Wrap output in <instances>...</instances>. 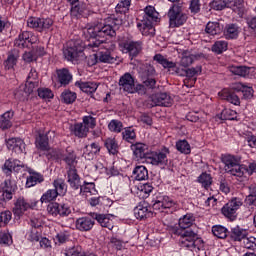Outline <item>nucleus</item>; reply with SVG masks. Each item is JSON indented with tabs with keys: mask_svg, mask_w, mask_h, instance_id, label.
Masks as SVG:
<instances>
[{
	"mask_svg": "<svg viewBox=\"0 0 256 256\" xmlns=\"http://www.w3.org/2000/svg\"><path fill=\"white\" fill-rule=\"evenodd\" d=\"M120 25L121 20L117 18H108L105 23L87 25L83 30V35L86 39H92L87 45L88 49L97 51L105 43V37H115L117 35V29Z\"/></svg>",
	"mask_w": 256,
	"mask_h": 256,
	"instance_id": "f257e3e1",
	"label": "nucleus"
},
{
	"mask_svg": "<svg viewBox=\"0 0 256 256\" xmlns=\"http://www.w3.org/2000/svg\"><path fill=\"white\" fill-rule=\"evenodd\" d=\"M68 183L74 191L70 192L72 197V201H78L80 195H86L89 197L90 195H96L97 189H95V183H85L81 185V178L79 174H77V169L71 168L67 171Z\"/></svg>",
	"mask_w": 256,
	"mask_h": 256,
	"instance_id": "f03ea898",
	"label": "nucleus"
},
{
	"mask_svg": "<svg viewBox=\"0 0 256 256\" xmlns=\"http://www.w3.org/2000/svg\"><path fill=\"white\" fill-rule=\"evenodd\" d=\"M222 163H224V170L226 173L233 175L234 177H243L245 173L253 175L256 170V164H249L248 168L239 164V160L233 155H224L222 156Z\"/></svg>",
	"mask_w": 256,
	"mask_h": 256,
	"instance_id": "7ed1b4c3",
	"label": "nucleus"
},
{
	"mask_svg": "<svg viewBox=\"0 0 256 256\" xmlns=\"http://www.w3.org/2000/svg\"><path fill=\"white\" fill-rule=\"evenodd\" d=\"M177 234L180 236L179 243L183 249H190L195 253L203 249V241L193 229L177 231Z\"/></svg>",
	"mask_w": 256,
	"mask_h": 256,
	"instance_id": "20e7f679",
	"label": "nucleus"
},
{
	"mask_svg": "<svg viewBox=\"0 0 256 256\" xmlns=\"http://www.w3.org/2000/svg\"><path fill=\"white\" fill-rule=\"evenodd\" d=\"M170 27H181L187 21V15L181 12V8L177 5L172 6L168 12Z\"/></svg>",
	"mask_w": 256,
	"mask_h": 256,
	"instance_id": "39448f33",
	"label": "nucleus"
},
{
	"mask_svg": "<svg viewBox=\"0 0 256 256\" xmlns=\"http://www.w3.org/2000/svg\"><path fill=\"white\" fill-rule=\"evenodd\" d=\"M241 205H243L241 203V200H239L238 198H233L231 201L223 206L222 214L231 221H235V219H237V211L239 210V207H241Z\"/></svg>",
	"mask_w": 256,
	"mask_h": 256,
	"instance_id": "423d86ee",
	"label": "nucleus"
},
{
	"mask_svg": "<svg viewBox=\"0 0 256 256\" xmlns=\"http://www.w3.org/2000/svg\"><path fill=\"white\" fill-rule=\"evenodd\" d=\"M28 27L31 29H37V31H43L49 29L53 25V20L51 18H35L31 17L27 21Z\"/></svg>",
	"mask_w": 256,
	"mask_h": 256,
	"instance_id": "0eeeda50",
	"label": "nucleus"
},
{
	"mask_svg": "<svg viewBox=\"0 0 256 256\" xmlns=\"http://www.w3.org/2000/svg\"><path fill=\"white\" fill-rule=\"evenodd\" d=\"M63 55L67 61H77L79 57H83V48L70 43L68 47L64 49Z\"/></svg>",
	"mask_w": 256,
	"mask_h": 256,
	"instance_id": "6e6552de",
	"label": "nucleus"
},
{
	"mask_svg": "<svg viewBox=\"0 0 256 256\" xmlns=\"http://www.w3.org/2000/svg\"><path fill=\"white\" fill-rule=\"evenodd\" d=\"M124 53H129L130 57H137L143 49L141 42L127 41L120 44Z\"/></svg>",
	"mask_w": 256,
	"mask_h": 256,
	"instance_id": "1a4fd4ad",
	"label": "nucleus"
},
{
	"mask_svg": "<svg viewBox=\"0 0 256 256\" xmlns=\"http://www.w3.org/2000/svg\"><path fill=\"white\" fill-rule=\"evenodd\" d=\"M152 105L157 107H169L173 100L167 93H157L151 96Z\"/></svg>",
	"mask_w": 256,
	"mask_h": 256,
	"instance_id": "9d476101",
	"label": "nucleus"
},
{
	"mask_svg": "<svg viewBox=\"0 0 256 256\" xmlns=\"http://www.w3.org/2000/svg\"><path fill=\"white\" fill-rule=\"evenodd\" d=\"M22 169H25V164L19 160H6L2 167V171L5 173V175H11L13 171L19 173V171Z\"/></svg>",
	"mask_w": 256,
	"mask_h": 256,
	"instance_id": "9b49d317",
	"label": "nucleus"
},
{
	"mask_svg": "<svg viewBox=\"0 0 256 256\" xmlns=\"http://www.w3.org/2000/svg\"><path fill=\"white\" fill-rule=\"evenodd\" d=\"M119 86L120 89L126 91V93H131L134 90L133 87L135 86V79L131 74L125 73L119 79Z\"/></svg>",
	"mask_w": 256,
	"mask_h": 256,
	"instance_id": "f8f14e48",
	"label": "nucleus"
},
{
	"mask_svg": "<svg viewBox=\"0 0 256 256\" xmlns=\"http://www.w3.org/2000/svg\"><path fill=\"white\" fill-rule=\"evenodd\" d=\"M6 145L10 151L17 153V155H21L25 151V142L21 138H10L6 140Z\"/></svg>",
	"mask_w": 256,
	"mask_h": 256,
	"instance_id": "ddd939ff",
	"label": "nucleus"
},
{
	"mask_svg": "<svg viewBox=\"0 0 256 256\" xmlns=\"http://www.w3.org/2000/svg\"><path fill=\"white\" fill-rule=\"evenodd\" d=\"M99 151H101V146L99 145V143L93 142L84 147L82 156L87 161H93V159H95V156L97 155V153H99Z\"/></svg>",
	"mask_w": 256,
	"mask_h": 256,
	"instance_id": "4468645a",
	"label": "nucleus"
},
{
	"mask_svg": "<svg viewBox=\"0 0 256 256\" xmlns=\"http://www.w3.org/2000/svg\"><path fill=\"white\" fill-rule=\"evenodd\" d=\"M167 155H169V149L164 148L162 152L151 154L148 159L152 165H167Z\"/></svg>",
	"mask_w": 256,
	"mask_h": 256,
	"instance_id": "2eb2a0df",
	"label": "nucleus"
},
{
	"mask_svg": "<svg viewBox=\"0 0 256 256\" xmlns=\"http://www.w3.org/2000/svg\"><path fill=\"white\" fill-rule=\"evenodd\" d=\"M32 34L29 31L22 32L18 38L15 40L16 47H20L21 49H25V47H29V45H33Z\"/></svg>",
	"mask_w": 256,
	"mask_h": 256,
	"instance_id": "dca6fc26",
	"label": "nucleus"
},
{
	"mask_svg": "<svg viewBox=\"0 0 256 256\" xmlns=\"http://www.w3.org/2000/svg\"><path fill=\"white\" fill-rule=\"evenodd\" d=\"M137 27L142 35L146 37H154L155 36V27H153V22L147 20H141Z\"/></svg>",
	"mask_w": 256,
	"mask_h": 256,
	"instance_id": "f3484780",
	"label": "nucleus"
},
{
	"mask_svg": "<svg viewBox=\"0 0 256 256\" xmlns=\"http://www.w3.org/2000/svg\"><path fill=\"white\" fill-rule=\"evenodd\" d=\"M132 151L136 159H149V148L146 144L136 143L132 145Z\"/></svg>",
	"mask_w": 256,
	"mask_h": 256,
	"instance_id": "a211bd4d",
	"label": "nucleus"
},
{
	"mask_svg": "<svg viewBox=\"0 0 256 256\" xmlns=\"http://www.w3.org/2000/svg\"><path fill=\"white\" fill-rule=\"evenodd\" d=\"M134 215L136 219H147L153 217V212L149 211L147 202H142L134 209Z\"/></svg>",
	"mask_w": 256,
	"mask_h": 256,
	"instance_id": "6ab92c4d",
	"label": "nucleus"
},
{
	"mask_svg": "<svg viewBox=\"0 0 256 256\" xmlns=\"http://www.w3.org/2000/svg\"><path fill=\"white\" fill-rule=\"evenodd\" d=\"M87 4L83 2H77L72 4L71 16L79 19V17H85L88 13Z\"/></svg>",
	"mask_w": 256,
	"mask_h": 256,
	"instance_id": "aec40b11",
	"label": "nucleus"
},
{
	"mask_svg": "<svg viewBox=\"0 0 256 256\" xmlns=\"http://www.w3.org/2000/svg\"><path fill=\"white\" fill-rule=\"evenodd\" d=\"M89 215L92 217V219H95L101 225V227H105L106 229H109V231L113 229V220L109 219L107 215L97 214L95 212H90Z\"/></svg>",
	"mask_w": 256,
	"mask_h": 256,
	"instance_id": "412c9836",
	"label": "nucleus"
},
{
	"mask_svg": "<svg viewBox=\"0 0 256 256\" xmlns=\"http://www.w3.org/2000/svg\"><path fill=\"white\" fill-rule=\"evenodd\" d=\"M229 9H232L234 13H237L240 17L245 15V0H226Z\"/></svg>",
	"mask_w": 256,
	"mask_h": 256,
	"instance_id": "4be33fe9",
	"label": "nucleus"
},
{
	"mask_svg": "<svg viewBox=\"0 0 256 256\" xmlns=\"http://www.w3.org/2000/svg\"><path fill=\"white\" fill-rule=\"evenodd\" d=\"M31 205L26 202L25 198L20 197L17 199L15 206L13 208V213L16 217H21V215H23V213H25V211H27V209H30Z\"/></svg>",
	"mask_w": 256,
	"mask_h": 256,
	"instance_id": "5701e85b",
	"label": "nucleus"
},
{
	"mask_svg": "<svg viewBox=\"0 0 256 256\" xmlns=\"http://www.w3.org/2000/svg\"><path fill=\"white\" fill-rule=\"evenodd\" d=\"M94 225L95 221L89 217H82L76 220V228L79 231H91Z\"/></svg>",
	"mask_w": 256,
	"mask_h": 256,
	"instance_id": "b1692460",
	"label": "nucleus"
},
{
	"mask_svg": "<svg viewBox=\"0 0 256 256\" xmlns=\"http://www.w3.org/2000/svg\"><path fill=\"white\" fill-rule=\"evenodd\" d=\"M58 77V83L64 87L69 85L73 80V75L69 72L67 68H63L56 71Z\"/></svg>",
	"mask_w": 256,
	"mask_h": 256,
	"instance_id": "393cba45",
	"label": "nucleus"
},
{
	"mask_svg": "<svg viewBox=\"0 0 256 256\" xmlns=\"http://www.w3.org/2000/svg\"><path fill=\"white\" fill-rule=\"evenodd\" d=\"M70 131L71 133H73V135H75V137L83 138L87 137V133H89V128L82 122H80L74 125H70Z\"/></svg>",
	"mask_w": 256,
	"mask_h": 256,
	"instance_id": "a878e982",
	"label": "nucleus"
},
{
	"mask_svg": "<svg viewBox=\"0 0 256 256\" xmlns=\"http://www.w3.org/2000/svg\"><path fill=\"white\" fill-rule=\"evenodd\" d=\"M14 112L9 110L4 114L0 115V129L5 131V129H11L13 123L11 119H13Z\"/></svg>",
	"mask_w": 256,
	"mask_h": 256,
	"instance_id": "bb28decb",
	"label": "nucleus"
},
{
	"mask_svg": "<svg viewBox=\"0 0 256 256\" xmlns=\"http://www.w3.org/2000/svg\"><path fill=\"white\" fill-rule=\"evenodd\" d=\"M76 87H79L83 93H87L88 95H91V93H95L97 91V83L94 82H76L75 83Z\"/></svg>",
	"mask_w": 256,
	"mask_h": 256,
	"instance_id": "cd10ccee",
	"label": "nucleus"
},
{
	"mask_svg": "<svg viewBox=\"0 0 256 256\" xmlns=\"http://www.w3.org/2000/svg\"><path fill=\"white\" fill-rule=\"evenodd\" d=\"M226 39H237L239 37V26L237 24H228L224 29Z\"/></svg>",
	"mask_w": 256,
	"mask_h": 256,
	"instance_id": "c85d7f7f",
	"label": "nucleus"
},
{
	"mask_svg": "<svg viewBox=\"0 0 256 256\" xmlns=\"http://www.w3.org/2000/svg\"><path fill=\"white\" fill-rule=\"evenodd\" d=\"M194 222L195 217H193V214H186L179 219V227L181 231H187V229H191Z\"/></svg>",
	"mask_w": 256,
	"mask_h": 256,
	"instance_id": "c756f323",
	"label": "nucleus"
},
{
	"mask_svg": "<svg viewBox=\"0 0 256 256\" xmlns=\"http://www.w3.org/2000/svg\"><path fill=\"white\" fill-rule=\"evenodd\" d=\"M218 95L219 97H221V99H224V101L232 103V105H239V103H241V101L239 100V96H237V94L231 93L227 90L219 92Z\"/></svg>",
	"mask_w": 256,
	"mask_h": 256,
	"instance_id": "7c9ffc66",
	"label": "nucleus"
},
{
	"mask_svg": "<svg viewBox=\"0 0 256 256\" xmlns=\"http://www.w3.org/2000/svg\"><path fill=\"white\" fill-rule=\"evenodd\" d=\"M144 17L143 20L150 21L152 23H157L159 19V13L155 11V8L153 6H148L144 10Z\"/></svg>",
	"mask_w": 256,
	"mask_h": 256,
	"instance_id": "2f4dec72",
	"label": "nucleus"
},
{
	"mask_svg": "<svg viewBox=\"0 0 256 256\" xmlns=\"http://www.w3.org/2000/svg\"><path fill=\"white\" fill-rule=\"evenodd\" d=\"M133 177L136 181H145L149 177V172L145 166H136L133 170Z\"/></svg>",
	"mask_w": 256,
	"mask_h": 256,
	"instance_id": "473e14b6",
	"label": "nucleus"
},
{
	"mask_svg": "<svg viewBox=\"0 0 256 256\" xmlns=\"http://www.w3.org/2000/svg\"><path fill=\"white\" fill-rule=\"evenodd\" d=\"M29 174H30V176L27 178L26 187H35L36 183H42L43 175H41L33 170H30Z\"/></svg>",
	"mask_w": 256,
	"mask_h": 256,
	"instance_id": "72a5a7b5",
	"label": "nucleus"
},
{
	"mask_svg": "<svg viewBox=\"0 0 256 256\" xmlns=\"http://www.w3.org/2000/svg\"><path fill=\"white\" fill-rule=\"evenodd\" d=\"M251 67L247 66H232L230 67V71L233 75H238L239 77H247L251 73Z\"/></svg>",
	"mask_w": 256,
	"mask_h": 256,
	"instance_id": "f704fd0d",
	"label": "nucleus"
},
{
	"mask_svg": "<svg viewBox=\"0 0 256 256\" xmlns=\"http://www.w3.org/2000/svg\"><path fill=\"white\" fill-rule=\"evenodd\" d=\"M221 31H223V28L218 22H208L205 28V32L208 33V35H219Z\"/></svg>",
	"mask_w": 256,
	"mask_h": 256,
	"instance_id": "c9c22d12",
	"label": "nucleus"
},
{
	"mask_svg": "<svg viewBox=\"0 0 256 256\" xmlns=\"http://www.w3.org/2000/svg\"><path fill=\"white\" fill-rule=\"evenodd\" d=\"M54 191H57L58 195H65L67 193V184L63 178H57L53 182Z\"/></svg>",
	"mask_w": 256,
	"mask_h": 256,
	"instance_id": "e433bc0d",
	"label": "nucleus"
},
{
	"mask_svg": "<svg viewBox=\"0 0 256 256\" xmlns=\"http://www.w3.org/2000/svg\"><path fill=\"white\" fill-rule=\"evenodd\" d=\"M154 61L162 65L164 69H173L176 66L175 62L167 60L165 56L161 54H156L154 56Z\"/></svg>",
	"mask_w": 256,
	"mask_h": 256,
	"instance_id": "4c0bfd02",
	"label": "nucleus"
},
{
	"mask_svg": "<svg viewBox=\"0 0 256 256\" xmlns=\"http://www.w3.org/2000/svg\"><path fill=\"white\" fill-rule=\"evenodd\" d=\"M61 99L63 103H66V105H71V103H75L77 99V93L71 92L70 90H65L61 94Z\"/></svg>",
	"mask_w": 256,
	"mask_h": 256,
	"instance_id": "58836bf2",
	"label": "nucleus"
},
{
	"mask_svg": "<svg viewBox=\"0 0 256 256\" xmlns=\"http://www.w3.org/2000/svg\"><path fill=\"white\" fill-rule=\"evenodd\" d=\"M59 194L55 189H49L45 192L40 198L41 203H51V201H55Z\"/></svg>",
	"mask_w": 256,
	"mask_h": 256,
	"instance_id": "ea45409f",
	"label": "nucleus"
},
{
	"mask_svg": "<svg viewBox=\"0 0 256 256\" xmlns=\"http://www.w3.org/2000/svg\"><path fill=\"white\" fill-rule=\"evenodd\" d=\"M97 55L100 63H115V58L112 57L109 50L99 51Z\"/></svg>",
	"mask_w": 256,
	"mask_h": 256,
	"instance_id": "a19ab883",
	"label": "nucleus"
},
{
	"mask_svg": "<svg viewBox=\"0 0 256 256\" xmlns=\"http://www.w3.org/2000/svg\"><path fill=\"white\" fill-rule=\"evenodd\" d=\"M228 45L229 44L227 43V41L218 40L214 43V45H212V51L214 53H217V55H221L223 51H227Z\"/></svg>",
	"mask_w": 256,
	"mask_h": 256,
	"instance_id": "79ce46f5",
	"label": "nucleus"
},
{
	"mask_svg": "<svg viewBox=\"0 0 256 256\" xmlns=\"http://www.w3.org/2000/svg\"><path fill=\"white\" fill-rule=\"evenodd\" d=\"M36 146L42 151H47L49 148L47 134H39V137L36 139Z\"/></svg>",
	"mask_w": 256,
	"mask_h": 256,
	"instance_id": "37998d69",
	"label": "nucleus"
},
{
	"mask_svg": "<svg viewBox=\"0 0 256 256\" xmlns=\"http://www.w3.org/2000/svg\"><path fill=\"white\" fill-rule=\"evenodd\" d=\"M176 149L180 153H184V155H189L191 153V146L187 140H180L176 143Z\"/></svg>",
	"mask_w": 256,
	"mask_h": 256,
	"instance_id": "c03bdc74",
	"label": "nucleus"
},
{
	"mask_svg": "<svg viewBox=\"0 0 256 256\" xmlns=\"http://www.w3.org/2000/svg\"><path fill=\"white\" fill-rule=\"evenodd\" d=\"M212 233L214 237H217L218 239H225L227 237V228L221 225L213 226Z\"/></svg>",
	"mask_w": 256,
	"mask_h": 256,
	"instance_id": "a18cd8bd",
	"label": "nucleus"
},
{
	"mask_svg": "<svg viewBox=\"0 0 256 256\" xmlns=\"http://www.w3.org/2000/svg\"><path fill=\"white\" fill-rule=\"evenodd\" d=\"M231 237L232 239H234V241H241L242 239L245 240L247 234L245 230H242L241 228H239V226H236L232 229Z\"/></svg>",
	"mask_w": 256,
	"mask_h": 256,
	"instance_id": "49530a36",
	"label": "nucleus"
},
{
	"mask_svg": "<svg viewBox=\"0 0 256 256\" xmlns=\"http://www.w3.org/2000/svg\"><path fill=\"white\" fill-rule=\"evenodd\" d=\"M122 137H123L124 141H127L128 143H133V141H135L137 135L135 134V130H133L132 128H126L122 132Z\"/></svg>",
	"mask_w": 256,
	"mask_h": 256,
	"instance_id": "de8ad7c7",
	"label": "nucleus"
},
{
	"mask_svg": "<svg viewBox=\"0 0 256 256\" xmlns=\"http://www.w3.org/2000/svg\"><path fill=\"white\" fill-rule=\"evenodd\" d=\"M129 7H131V0H123L117 4L115 11L116 13L125 14L129 11Z\"/></svg>",
	"mask_w": 256,
	"mask_h": 256,
	"instance_id": "09e8293b",
	"label": "nucleus"
},
{
	"mask_svg": "<svg viewBox=\"0 0 256 256\" xmlns=\"http://www.w3.org/2000/svg\"><path fill=\"white\" fill-rule=\"evenodd\" d=\"M198 181L199 183H201L202 187H205V189H207V187H210L211 183H213V178H211V174L202 173L198 177Z\"/></svg>",
	"mask_w": 256,
	"mask_h": 256,
	"instance_id": "8fccbe9b",
	"label": "nucleus"
},
{
	"mask_svg": "<svg viewBox=\"0 0 256 256\" xmlns=\"http://www.w3.org/2000/svg\"><path fill=\"white\" fill-rule=\"evenodd\" d=\"M108 129L114 133H121L123 131V123L119 120H112L108 124Z\"/></svg>",
	"mask_w": 256,
	"mask_h": 256,
	"instance_id": "3c124183",
	"label": "nucleus"
},
{
	"mask_svg": "<svg viewBox=\"0 0 256 256\" xmlns=\"http://www.w3.org/2000/svg\"><path fill=\"white\" fill-rule=\"evenodd\" d=\"M194 59L195 58L192 54H189V53L185 52V53L182 54L180 65L182 67H189V65L193 64Z\"/></svg>",
	"mask_w": 256,
	"mask_h": 256,
	"instance_id": "603ef678",
	"label": "nucleus"
},
{
	"mask_svg": "<svg viewBox=\"0 0 256 256\" xmlns=\"http://www.w3.org/2000/svg\"><path fill=\"white\" fill-rule=\"evenodd\" d=\"M105 147L108 149L109 153H111L112 155L117 154V142L115 141V139L112 138H108L105 141Z\"/></svg>",
	"mask_w": 256,
	"mask_h": 256,
	"instance_id": "864d4df0",
	"label": "nucleus"
},
{
	"mask_svg": "<svg viewBox=\"0 0 256 256\" xmlns=\"http://www.w3.org/2000/svg\"><path fill=\"white\" fill-rule=\"evenodd\" d=\"M65 163L69 165V170L75 169L74 165L77 163V155H75V152H70L67 156L64 157Z\"/></svg>",
	"mask_w": 256,
	"mask_h": 256,
	"instance_id": "5fc2aeb1",
	"label": "nucleus"
},
{
	"mask_svg": "<svg viewBox=\"0 0 256 256\" xmlns=\"http://www.w3.org/2000/svg\"><path fill=\"white\" fill-rule=\"evenodd\" d=\"M36 87H39V81H28L26 80L25 85L23 86V88L26 91V95H31V93H33V91L35 90Z\"/></svg>",
	"mask_w": 256,
	"mask_h": 256,
	"instance_id": "6e6d98bb",
	"label": "nucleus"
},
{
	"mask_svg": "<svg viewBox=\"0 0 256 256\" xmlns=\"http://www.w3.org/2000/svg\"><path fill=\"white\" fill-rule=\"evenodd\" d=\"M158 199H160V203H162L164 209H171L175 205V201L169 198V196H159Z\"/></svg>",
	"mask_w": 256,
	"mask_h": 256,
	"instance_id": "4d7b16f0",
	"label": "nucleus"
},
{
	"mask_svg": "<svg viewBox=\"0 0 256 256\" xmlns=\"http://www.w3.org/2000/svg\"><path fill=\"white\" fill-rule=\"evenodd\" d=\"M211 6L212 9H215L216 11H223L225 7L229 8V4L226 0H213Z\"/></svg>",
	"mask_w": 256,
	"mask_h": 256,
	"instance_id": "13d9d810",
	"label": "nucleus"
},
{
	"mask_svg": "<svg viewBox=\"0 0 256 256\" xmlns=\"http://www.w3.org/2000/svg\"><path fill=\"white\" fill-rule=\"evenodd\" d=\"M38 96L40 99H53V92L49 88H39Z\"/></svg>",
	"mask_w": 256,
	"mask_h": 256,
	"instance_id": "bf43d9fd",
	"label": "nucleus"
},
{
	"mask_svg": "<svg viewBox=\"0 0 256 256\" xmlns=\"http://www.w3.org/2000/svg\"><path fill=\"white\" fill-rule=\"evenodd\" d=\"M245 249H252V251L256 250V238L250 236L248 238H244L243 240Z\"/></svg>",
	"mask_w": 256,
	"mask_h": 256,
	"instance_id": "052dcab7",
	"label": "nucleus"
},
{
	"mask_svg": "<svg viewBox=\"0 0 256 256\" xmlns=\"http://www.w3.org/2000/svg\"><path fill=\"white\" fill-rule=\"evenodd\" d=\"M17 64V56L9 54L7 60L4 62L5 69H13Z\"/></svg>",
	"mask_w": 256,
	"mask_h": 256,
	"instance_id": "680f3d73",
	"label": "nucleus"
},
{
	"mask_svg": "<svg viewBox=\"0 0 256 256\" xmlns=\"http://www.w3.org/2000/svg\"><path fill=\"white\" fill-rule=\"evenodd\" d=\"M66 256H85V252L80 246L73 247L66 252Z\"/></svg>",
	"mask_w": 256,
	"mask_h": 256,
	"instance_id": "e2e57ef3",
	"label": "nucleus"
},
{
	"mask_svg": "<svg viewBox=\"0 0 256 256\" xmlns=\"http://www.w3.org/2000/svg\"><path fill=\"white\" fill-rule=\"evenodd\" d=\"M82 123L88 128V131L89 128L94 129L95 125H97L95 118H93L92 116H84Z\"/></svg>",
	"mask_w": 256,
	"mask_h": 256,
	"instance_id": "0e129e2a",
	"label": "nucleus"
},
{
	"mask_svg": "<svg viewBox=\"0 0 256 256\" xmlns=\"http://www.w3.org/2000/svg\"><path fill=\"white\" fill-rule=\"evenodd\" d=\"M47 211L50 215H53L54 217L59 215V203H50L47 206Z\"/></svg>",
	"mask_w": 256,
	"mask_h": 256,
	"instance_id": "69168bd1",
	"label": "nucleus"
},
{
	"mask_svg": "<svg viewBox=\"0 0 256 256\" xmlns=\"http://www.w3.org/2000/svg\"><path fill=\"white\" fill-rule=\"evenodd\" d=\"M27 91L21 86L16 92H15V97L16 99H19V101H25L27 97H29V94H26Z\"/></svg>",
	"mask_w": 256,
	"mask_h": 256,
	"instance_id": "338daca9",
	"label": "nucleus"
},
{
	"mask_svg": "<svg viewBox=\"0 0 256 256\" xmlns=\"http://www.w3.org/2000/svg\"><path fill=\"white\" fill-rule=\"evenodd\" d=\"M197 73H201V66H198L196 68H190L184 71V73L180 75H186V77H195Z\"/></svg>",
	"mask_w": 256,
	"mask_h": 256,
	"instance_id": "774afa93",
	"label": "nucleus"
}]
</instances>
